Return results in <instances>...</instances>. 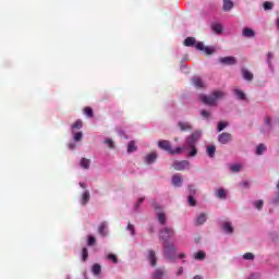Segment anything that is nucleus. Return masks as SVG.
<instances>
[{
	"mask_svg": "<svg viewBox=\"0 0 279 279\" xmlns=\"http://www.w3.org/2000/svg\"><path fill=\"white\" fill-rule=\"evenodd\" d=\"M226 97V93L221 90H215L209 96L201 95L199 100L205 104L206 106H215L219 99H223Z\"/></svg>",
	"mask_w": 279,
	"mask_h": 279,
	"instance_id": "nucleus-1",
	"label": "nucleus"
},
{
	"mask_svg": "<svg viewBox=\"0 0 279 279\" xmlns=\"http://www.w3.org/2000/svg\"><path fill=\"white\" fill-rule=\"evenodd\" d=\"M158 148L167 151V154H170V156H179L180 154H182L183 149L182 147H177L175 149H173V147L171 146V142L167 140L159 141Z\"/></svg>",
	"mask_w": 279,
	"mask_h": 279,
	"instance_id": "nucleus-2",
	"label": "nucleus"
},
{
	"mask_svg": "<svg viewBox=\"0 0 279 279\" xmlns=\"http://www.w3.org/2000/svg\"><path fill=\"white\" fill-rule=\"evenodd\" d=\"M175 236V231L171 227H163L159 231V238L162 239L165 243H169V239Z\"/></svg>",
	"mask_w": 279,
	"mask_h": 279,
	"instance_id": "nucleus-3",
	"label": "nucleus"
},
{
	"mask_svg": "<svg viewBox=\"0 0 279 279\" xmlns=\"http://www.w3.org/2000/svg\"><path fill=\"white\" fill-rule=\"evenodd\" d=\"M177 252H178V248H175V245L171 243L163 245V256L165 258H168V260H173V258H175Z\"/></svg>",
	"mask_w": 279,
	"mask_h": 279,
	"instance_id": "nucleus-4",
	"label": "nucleus"
},
{
	"mask_svg": "<svg viewBox=\"0 0 279 279\" xmlns=\"http://www.w3.org/2000/svg\"><path fill=\"white\" fill-rule=\"evenodd\" d=\"M156 217L160 223V226H167V215L162 211V207L160 205L155 204Z\"/></svg>",
	"mask_w": 279,
	"mask_h": 279,
	"instance_id": "nucleus-5",
	"label": "nucleus"
},
{
	"mask_svg": "<svg viewBox=\"0 0 279 279\" xmlns=\"http://www.w3.org/2000/svg\"><path fill=\"white\" fill-rule=\"evenodd\" d=\"M202 138V132L201 131H195L189 136L185 141V145L187 146H195L197 144V141Z\"/></svg>",
	"mask_w": 279,
	"mask_h": 279,
	"instance_id": "nucleus-6",
	"label": "nucleus"
},
{
	"mask_svg": "<svg viewBox=\"0 0 279 279\" xmlns=\"http://www.w3.org/2000/svg\"><path fill=\"white\" fill-rule=\"evenodd\" d=\"M172 167L175 171H184V169H189V167H191V162H189V160L174 161Z\"/></svg>",
	"mask_w": 279,
	"mask_h": 279,
	"instance_id": "nucleus-7",
	"label": "nucleus"
},
{
	"mask_svg": "<svg viewBox=\"0 0 279 279\" xmlns=\"http://www.w3.org/2000/svg\"><path fill=\"white\" fill-rule=\"evenodd\" d=\"M220 64H225L227 66H232L236 64V58L234 57H221L219 58Z\"/></svg>",
	"mask_w": 279,
	"mask_h": 279,
	"instance_id": "nucleus-8",
	"label": "nucleus"
},
{
	"mask_svg": "<svg viewBox=\"0 0 279 279\" xmlns=\"http://www.w3.org/2000/svg\"><path fill=\"white\" fill-rule=\"evenodd\" d=\"M218 141L222 145H227V143H230V141H232V134H230V133H222V134H220L218 136Z\"/></svg>",
	"mask_w": 279,
	"mask_h": 279,
	"instance_id": "nucleus-9",
	"label": "nucleus"
},
{
	"mask_svg": "<svg viewBox=\"0 0 279 279\" xmlns=\"http://www.w3.org/2000/svg\"><path fill=\"white\" fill-rule=\"evenodd\" d=\"M182 151H184V149H190V151L187 153L189 158H195V156H197V147L195 145L192 146H187L186 144L184 145V147Z\"/></svg>",
	"mask_w": 279,
	"mask_h": 279,
	"instance_id": "nucleus-10",
	"label": "nucleus"
},
{
	"mask_svg": "<svg viewBox=\"0 0 279 279\" xmlns=\"http://www.w3.org/2000/svg\"><path fill=\"white\" fill-rule=\"evenodd\" d=\"M147 260H149L151 267H156V263H158V258L156 257V252L154 250L148 251Z\"/></svg>",
	"mask_w": 279,
	"mask_h": 279,
	"instance_id": "nucleus-11",
	"label": "nucleus"
},
{
	"mask_svg": "<svg viewBox=\"0 0 279 279\" xmlns=\"http://www.w3.org/2000/svg\"><path fill=\"white\" fill-rule=\"evenodd\" d=\"M178 128L180 129L181 132H191L193 130V126L189 122H178Z\"/></svg>",
	"mask_w": 279,
	"mask_h": 279,
	"instance_id": "nucleus-12",
	"label": "nucleus"
},
{
	"mask_svg": "<svg viewBox=\"0 0 279 279\" xmlns=\"http://www.w3.org/2000/svg\"><path fill=\"white\" fill-rule=\"evenodd\" d=\"M98 233L100 236H108V222L104 221L99 225Z\"/></svg>",
	"mask_w": 279,
	"mask_h": 279,
	"instance_id": "nucleus-13",
	"label": "nucleus"
},
{
	"mask_svg": "<svg viewBox=\"0 0 279 279\" xmlns=\"http://www.w3.org/2000/svg\"><path fill=\"white\" fill-rule=\"evenodd\" d=\"M182 182H183L182 175H180L179 173L172 175L173 186L180 187L182 186Z\"/></svg>",
	"mask_w": 279,
	"mask_h": 279,
	"instance_id": "nucleus-14",
	"label": "nucleus"
},
{
	"mask_svg": "<svg viewBox=\"0 0 279 279\" xmlns=\"http://www.w3.org/2000/svg\"><path fill=\"white\" fill-rule=\"evenodd\" d=\"M156 158H158V155L156 153H150L145 157L146 165H153V162H156Z\"/></svg>",
	"mask_w": 279,
	"mask_h": 279,
	"instance_id": "nucleus-15",
	"label": "nucleus"
},
{
	"mask_svg": "<svg viewBox=\"0 0 279 279\" xmlns=\"http://www.w3.org/2000/svg\"><path fill=\"white\" fill-rule=\"evenodd\" d=\"M242 35L245 38H254V36H256V33L254 32V29L246 27V28H243Z\"/></svg>",
	"mask_w": 279,
	"mask_h": 279,
	"instance_id": "nucleus-16",
	"label": "nucleus"
},
{
	"mask_svg": "<svg viewBox=\"0 0 279 279\" xmlns=\"http://www.w3.org/2000/svg\"><path fill=\"white\" fill-rule=\"evenodd\" d=\"M90 202V192L87 190L83 193L81 204L83 206H86Z\"/></svg>",
	"mask_w": 279,
	"mask_h": 279,
	"instance_id": "nucleus-17",
	"label": "nucleus"
},
{
	"mask_svg": "<svg viewBox=\"0 0 279 279\" xmlns=\"http://www.w3.org/2000/svg\"><path fill=\"white\" fill-rule=\"evenodd\" d=\"M234 8V3L231 0H223L222 10L223 12H230Z\"/></svg>",
	"mask_w": 279,
	"mask_h": 279,
	"instance_id": "nucleus-18",
	"label": "nucleus"
},
{
	"mask_svg": "<svg viewBox=\"0 0 279 279\" xmlns=\"http://www.w3.org/2000/svg\"><path fill=\"white\" fill-rule=\"evenodd\" d=\"M242 75L247 82H252L254 80V74H252L247 69H242Z\"/></svg>",
	"mask_w": 279,
	"mask_h": 279,
	"instance_id": "nucleus-19",
	"label": "nucleus"
},
{
	"mask_svg": "<svg viewBox=\"0 0 279 279\" xmlns=\"http://www.w3.org/2000/svg\"><path fill=\"white\" fill-rule=\"evenodd\" d=\"M192 84L196 87V88H204V81H202L201 77L196 76L192 78Z\"/></svg>",
	"mask_w": 279,
	"mask_h": 279,
	"instance_id": "nucleus-20",
	"label": "nucleus"
},
{
	"mask_svg": "<svg viewBox=\"0 0 279 279\" xmlns=\"http://www.w3.org/2000/svg\"><path fill=\"white\" fill-rule=\"evenodd\" d=\"M222 230L227 232V234H232L234 232V227H232V222H225L222 226Z\"/></svg>",
	"mask_w": 279,
	"mask_h": 279,
	"instance_id": "nucleus-21",
	"label": "nucleus"
},
{
	"mask_svg": "<svg viewBox=\"0 0 279 279\" xmlns=\"http://www.w3.org/2000/svg\"><path fill=\"white\" fill-rule=\"evenodd\" d=\"M211 29L215 32V34H221V32H223V26H221L219 23H214L211 24Z\"/></svg>",
	"mask_w": 279,
	"mask_h": 279,
	"instance_id": "nucleus-22",
	"label": "nucleus"
},
{
	"mask_svg": "<svg viewBox=\"0 0 279 279\" xmlns=\"http://www.w3.org/2000/svg\"><path fill=\"white\" fill-rule=\"evenodd\" d=\"M195 44H196L195 37H187L184 40L185 47H195Z\"/></svg>",
	"mask_w": 279,
	"mask_h": 279,
	"instance_id": "nucleus-23",
	"label": "nucleus"
},
{
	"mask_svg": "<svg viewBox=\"0 0 279 279\" xmlns=\"http://www.w3.org/2000/svg\"><path fill=\"white\" fill-rule=\"evenodd\" d=\"M265 151H267V146H265V144H259L256 148L257 156H263Z\"/></svg>",
	"mask_w": 279,
	"mask_h": 279,
	"instance_id": "nucleus-24",
	"label": "nucleus"
},
{
	"mask_svg": "<svg viewBox=\"0 0 279 279\" xmlns=\"http://www.w3.org/2000/svg\"><path fill=\"white\" fill-rule=\"evenodd\" d=\"M206 151L209 158H215V151H217V147H215V145L208 146Z\"/></svg>",
	"mask_w": 279,
	"mask_h": 279,
	"instance_id": "nucleus-25",
	"label": "nucleus"
},
{
	"mask_svg": "<svg viewBox=\"0 0 279 279\" xmlns=\"http://www.w3.org/2000/svg\"><path fill=\"white\" fill-rule=\"evenodd\" d=\"M162 276H165V270L159 268L153 274V279H162Z\"/></svg>",
	"mask_w": 279,
	"mask_h": 279,
	"instance_id": "nucleus-26",
	"label": "nucleus"
},
{
	"mask_svg": "<svg viewBox=\"0 0 279 279\" xmlns=\"http://www.w3.org/2000/svg\"><path fill=\"white\" fill-rule=\"evenodd\" d=\"M81 167L82 169H90V159L82 158Z\"/></svg>",
	"mask_w": 279,
	"mask_h": 279,
	"instance_id": "nucleus-27",
	"label": "nucleus"
},
{
	"mask_svg": "<svg viewBox=\"0 0 279 279\" xmlns=\"http://www.w3.org/2000/svg\"><path fill=\"white\" fill-rule=\"evenodd\" d=\"M92 271H93L94 276H99V274H101V265L94 264Z\"/></svg>",
	"mask_w": 279,
	"mask_h": 279,
	"instance_id": "nucleus-28",
	"label": "nucleus"
},
{
	"mask_svg": "<svg viewBox=\"0 0 279 279\" xmlns=\"http://www.w3.org/2000/svg\"><path fill=\"white\" fill-rule=\"evenodd\" d=\"M197 226H204L206 223V214H201L196 220Z\"/></svg>",
	"mask_w": 279,
	"mask_h": 279,
	"instance_id": "nucleus-29",
	"label": "nucleus"
},
{
	"mask_svg": "<svg viewBox=\"0 0 279 279\" xmlns=\"http://www.w3.org/2000/svg\"><path fill=\"white\" fill-rule=\"evenodd\" d=\"M194 258L195 260H204V258H206V253H204V251H198L194 254Z\"/></svg>",
	"mask_w": 279,
	"mask_h": 279,
	"instance_id": "nucleus-30",
	"label": "nucleus"
},
{
	"mask_svg": "<svg viewBox=\"0 0 279 279\" xmlns=\"http://www.w3.org/2000/svg\"><path fill=\"white\" fill-rule=\"evenodd\" d=\"M84 122L82 120H76L75 123L72 124V130H82Z\"/></svg>",
	"mask_w": 279,
	"mask_h": 279,
	"instance_id": "nucleus-31",
	"label": "nucleus"
},
{
	"mask_svg": "<svg viewBox=\"0 0 279 279\" xmlns=\"http://www.w3.org/2000/svg\"><path fill=\"white\" fill-rule=\"evenodd\" d=\"M132 151H136V143L134 141H131L128 146V153L132 154Z\"/></svg>",
	"mask_w": 279,
	"mask_h": 279,
	"instance_id": "nucleus-32",
	"label": "nucleus"
},
{
	"mask_svg": "<svg viewBox=\"0 0 279 279\" xmlns=\"http://www.w3.org/2000/svg\"><path fill=\"white\" fill-rule=\"evenodd\" d=\"M84 114H85L86 117H89V118L92 119V117H94L93 108H90V107H85V108H84Z\"/></svg>",
	"mask_w": 279,
	"mask_h": 279,
	"instance_id": "nucleus-33",
	"label": "nucleus"
},
{
	"mask_svg": "<svg viewBox=\"0 0 279 279\" xmlns=\"http://www.w3.org/2000/svg\"><path fill=\"white\" fill-rule=\"evenodd\" d=\"M234 95H236L238 99H245V93H243L242 90L240 89H234Z\"/></svg>",
	"mask_w": 279,
	"mask_h": 279,
	"instance_id": "nucleus-34",
	"label": "nucleus"
},
{
	"mask_svg": "<svg viewBox=\"0 0 279 279\" xmlns=\"http://www.w3.org/2000/svg\"><path fill=\"white\" fill-rule=\"evenodd\" d=\"M217 197H218L219 199H226V190L219 189V190L217 191Z\"/></svg>",
	"mask_w": 279,
	"mask_h": 279,
	"instance_id": "nucleus-35",
	"label": "nucleus"
},
{
	"mask_svg": "<svg viewBox=\"0 0 279 279\" xmlns=\"http://www.w3.org/2000/svg\"><path fill=\"white\" fill-rule=\"evenodd\" d=\"M82 260L84 262L88 260V248L86 247L82 248Z\"/></svg>",
	"mask_w": 279,
	"mask_h": 279,
	"instance_id": "nucleus-36",
	"label": "nucleus"
},
{
	"mask_svg": "<svg viewBox=\"0 0 279 279\" xmlns=\"http://www.w3.org/2000/svg\"><path fill=\"white\" fill-rule=\"evenodd\" d=\"M230 171H232L233 173H239V171H241V165H231Z\"/></svg>",
	"mask_w": 279,
	"mask_h": 279,
	"instance_id": "nucleus-37",
	"label": "nucleus"
},
{
	"mask_svg": "<svg viewBox=\"0 0 279 279\" xmlns=\"http://www.w3.org/2000/svg\"><path fill=\"white\" fill-rule=\"evenodd\" d=\"M126 230H129V232L131 233L132 236H134V234H136V230L134 228V225L132 223H128Z\"/></svg>",
	"mask_w": 279,
	"mask_h": 279,
	"instance_id": "nucleus-38",
	"label": "nucleus"
},
{
	"mask_svg": "<svg viewBox=\"0 0 279 279\" xmlns=\"http://www.w3.org/2000/svg\"><path fill=\"white\" fill-rule=\"evenodd\" d=\"M228 128V122H219L218 123V132H223Z\"/></svg>",
	"mask_w": 279,
	"mask_h": 279,
	"instance_id": "nucleus-39",
	"label": "nucleus"
},
{
	"mask_svg": "<svg viewBox=\"0 0 279 279\" xmlns=\"http://www.w3.org/2000/svg\"><path fill=\"white\" fill-rule=\"evenodd\" d=\"M187 203L190 206H197V202L195 201V197H193V195H190L187 197Z\"/></svg>",
	"mask_w": 279,
	"mask_h": 279,
	"instance_id": "nucleus-40",
	"label": "nucleus"
},
{
	"mask_svg": "<svg viewBox=\"0 0 279 279\" xmlns=\"http://www.w3.org/2000/svg\"><path fill=\"white\" fill-rule=\"evenodd\" d=\"M95 243H97V240L95 239V236L88 235L87 245H88L89 247H92V245H95Z\"/></svg>",
	"mask_w": 279,
	"mask_h": 279,
	"instance_id": "nucleus-41",
	"label": "nucleus"
},
{
	"mask_svg": "<svg viewBox=\"0 0 279 279\" xmlns=\"http://www.w3.org/2000/svg\"><path fill=\"white\" fill-rule=\"evenodd\" d=\"M105 145H108L109 149H114V142L110 138L105 140Z\"/></svg>",
	"mask_w": 279,
	"mask_h": 279,
	"instance_id": "nucleus-42",
	"label": "nucleus"
},
{
	"mask_svg": "<svg viewBox=\"0 0 279 279\" xmlns=\"http://www.w3.org/2000/svg\"><path fill=\"white\" fill-rule=\"evenodd\" d=\"M264 10H274V3L269 1L264 2Z\"/></svg>",
	"mask_w": 279,
	"mask_h": 279,
	"instance_id": "nucleus-43",
	"label": "nucleus"
},
{
	"mask_svg": "<svg viewBox=\"0 0 279 279\" xmlns=\"http://www.w3.org/2000/svg\"><path fill=\"white\" fill-rule=\"evenodd\" d=\"M194 47H195L198 51H204V48H205L204 43H202V41L196 43V44L194 45Z\"/></svg>",
	"mask_w": 279,
	"mask_h": 279,
	"instance_id": "nucleus-44",
	"label": "nucleus"
},
{
	"mask_svg": "<svg viewBox=\"0 0 279 279\" xmlns=\"http://www.w3.org/2000/svg\"><path fill=\"white\" fill-rule=\"evenodd\" d=\"M203 51H205V53H206L207 56H213V53H215V49H213V48H210V47H205V48L203 49Z\"/></svg>",
	"mask_w": 279,
	"mask_h": 279,
	"instance_id": "nucleus-45",
	"label": "nucleus"
},
{
	"mask_svg": "<svg viewBox=\"0 0 279 279\" xmlns=\"http://www.w3.org/2000/svg\"><path fill=\"white\" fill-rule=\"evenodd\" d=\"M263 205H264L263 199L256 201L254 203V206H255V208H257V210H260L263 208Z\"/></svg>",
	"mask_w": 279,
	"mask_h": 279,
	"instance_id": "nucleus-46",
	"label": "nucleus"
},
{
	"mask_svg": "<svg viewBox=\"0 0 279 279\" xmlns=\"http://www.w3.org/2000/svg\"><path fill=\"white\" fill-rule=\"evenodd\" d=\"M243 259H244V260H254V254H252V253H245V254L243 255Z\"/></svg>",
	"mask_w": 279,
	"mask_h": 279,
	"instance_id": "nucleus-47",
	"label": "nucleus"
},
{
	"mask_svg": "<svg viewBox=\"0 0 279 279\" xmlns=\"http://www.w3.org/2000/svg\"><path fill=\"white\" fill-rule=\"evenodd\" d=\"M84 134L82 132H77L74 134V141L80 142L82 141Z\"/></svg>",
	"mask_w": 279,
	"mask_h": 279,
	"instance_id": "nucleus-48",
	"label": "nucleus"
},
{
	"mask_svg": "<svg viewBox=\"0 0 279 279\" xmlns=\"http://www.w3.org/2000/svg\"><path fill=\"white\" fill-rule=\"evenodd\" d=\"M108 258H109V260H112V263H114V264L119 263V258L114 254H109Z\"/></svg>",
	"mask_w": 279,
	"mask_h": 279,
	"instance_id": "nucleus-49",
	"label": "nucleus"
},
{
	"mask_svg": "<svg viewBox=\"0 0 279 279\" xmlns=\"http://www.w3.org/2000/svg\"><path fill=\"white\" fill-rule=\"evenodd\" d=\"M271 60H274V53L268 52L267 54V63L271 66Z\"/></svg>",
	"mask_w": 279,
	"mask_h": 279,
	"instance_id": "nucleus-50",
	"label": "nucleus"
},
{
	"mask_svg": "<svg viewBox=\"0 0 279 279\" xmlns=\"http://www.w3.org/2000/svg\"><path fill=\"white\" fill-rule=\"evenodd\" d=\"M201 116L203 117V119H208V117H210V112H208L206 110H202Z\"/></svg>",
	"mask_w": 279,
	"mask_h": 279,
	"instance_id": "nucleus-51",
	"label": "nucleus"
},
{
	"mask_svg": "<svg viewBox=\"0 0 279 279\" xmlns=\"http://www.w3.org/2000/svg\"><path fill=\"white\" fill-rule=\"evenodd\" d=\"M265 123H266V125H268V128H271V118L270 117H266L265 118Z\"/></svg>",
	"mask_w": 279,
	"mask_h": 279,
	"instance_id": "nucleus-52",
	"label": "nucleus"
},
{
	"mask_svg": "<svg viewBox=\"0 0 279 279\" xmlns=\"http://www.w3.org/2000/svg\"><path fill=\"white\" fill-rule=\"evenodd\" d=\"M190 195H195V187L193 185H189Z\"/></svg>",
	"mask_w": 279,
	"mask_h": 279,
	"instance_id": "nucleus-53",
	"label": "nucleus"
},
{
	"mask_svg": "<svg viewBox=\"0 0 279 279\" xmlns=\"http://www.w3.org/2000/svg\"><path fill=\"white\" fill-rule=\"evenodd\" d=\"M142 202H145V197L138 198V202H137V204L135 205V208H138V207L141 206V203H142Z\"/></svg>",
	"mask_w": 279,
	"mask_h": 279,
	"instance_id": "nucleus-54",
	"label": "nucleus"
},
{
	"mask_svg": "<svg viewBox=\"0 0 279 279\" xmlns=\"http://www.w3.org/2000/svg\"><path fill=\"white\" fill-rule=\"evenodd\" d=\"M182 274H184V268L180 267L178 271V276H182Z\"/></svg>",
	"mask_w": 279,
	"mask_h": 279,
	"instance_id": "nucleus-55",
	"label": "nucleus"
},
{
	"mask_svg": "<svg viewBox=\"0 0 279 279\" xmlns=\"http://www.w3.org/2000/svg\"><path fill=\"white\" fill-rule=\"evenodd\" d=\"M70 149H75V144H69Z\"/></svg>",
	"mask_w": 279,
	"mask_h": 279,
	"instance_id": "nucleus-56",
	"label": "nucleus"
},
{
	"mask_svg": "<svg viewBox=\"0 0 279 279\" xmlns=\"http://www.w3.org/2000/svg\"><path fill=\"white\" fill-rule=\"evenodd\" d=\"M81 189H86V183H80Z\"/></svg>",
	"mask_w": 279,
	"mask_h": 279,
	"instance_id": "nucleus-57",
	"label": "nucleus"
},
{
	"mask_svg": "<svg viewBox=\"0 0 279 279\" xmlns=\"http://www.w3.org/2000/svg\"><path fill=\"white\" fill-rule=\"evenodd\" d=\"M179 258H186V255L185 254H180Z\"/></svg>",
	"mask_w": 279,
	"mask_h": 279,
	"instance_id": "nucleus-58",
	"label": "nucleus"
},
{
	"mask_svg": "<svg viewBox=\"0 0 279 279\" xmlns=\"http://www.w3.org/2000/svg\"><path fill=\"white\" fill-rule=\"evenodd\" d=\"M242 184H243V186H248L247 181H244Z\"/></svg>",
	"mask_w": 279,
	"mask_h": 279,
	"instance_id": "nucleus-59",
	"label": "nucleus"
},
{
	"mask_svg": "<svg viewBox=\"0 0 279 279\" xmlns=\"http://www.w3.org/2000/svg\"><path fill=\"white\" fill-rule=\"evenodd\" d=\"M277 27H278V29H279V19L277 20Z\"/></svg>",
	"mask_w": 279,
	"mask_h": 279,
	"instance_id": "nucleus-60",
	"label": "nucleus"
}]
</instances>
